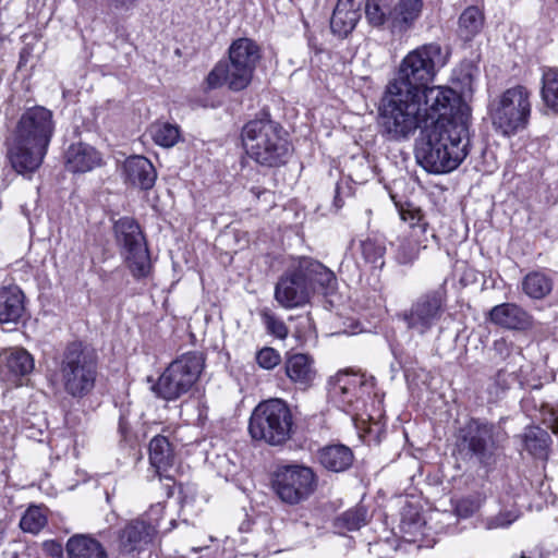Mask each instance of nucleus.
Masks as SVG:
<instances>
[{"label": "nucleus", "instance_id": "2f4dec72", "mask_svg": "<svg viewBox=\"0 0 558 558\" xmlns=\"http://www.w3.org/2000/svg\"><path fill=\"white\" fill-rule=\"evenodd\" d=\"M553 278L541 270L530 271L521 282L523 293L532 300L545 299L553 291Z\"/></svg>", "mask_w": 558, "mask_h": 558}, {"label": "nucleus", "instance_id": "79ce46f5", "mask_svg": "<svg viewBox=\"0 0 558 558\" xmlns=\"http://www.w3.org/2000/svg\"><path fill=\"white\" fill-rule=\"evenodd\" d=\"M520 371L515 367L509 369V367L500 368L494 381L488 386L487 391L489 393L490 400L496 401L510 388L512 381L517 380V373Z\"/></svg>", "mask_w": 558, "mask_h": 558}, {"label": "nucleus", "instance_id": "c03bdc74", "mask_svg": "<svg viewBox=\"0 0 558 558\" xmlns=\"http://www.w3.org/2000/svg\"><path fill=\"white\" fill-rule=\"evenodd\" d=\"M260 317L268 333L279 339H284L288 336V327L286 324L270 311L263 310Z\"/></svg>", "mask_w": 558, "mask_h": 558}, {"label": "nucleus", "instance_id": "20e7f679", "mask_svg": "<svg viewBox=\"0 0 558 558\" xmlns=\"http://www.w3.org/2000/svg\"><path fill=\"white\" fill-rule=\"evenodd\" d=\"M379 125L391 141L409 140L426 126L413 89L389 83L379 107Z\"/></svg>", "mask_w": 558, "mask_h": 558}, {"label": "nucleus", "instance_id": "b1692460", "mask_svg": "<svg viewBox=\"0 0 558 558\" xmlns=\"http://www.w3.org/2000/svg\"><path fill=\"white\" fill-rule=\"evenodd\" d=\"M99 153L90 145L84 143L72 144L65 153V167L69 171L87 172L100 166Z\"/></svg>", "mask_w": 558, "mask_h": 558}, {"label": "nucleus", "instance_id": "a18cd8bd", "mask_svg": "<svg viewBox=\"0 0 558 558\" xmlns=\"http://www.w3.org/2000/svg\"><path fill=\"white\" fill-rule=\"evenodd\" d=\"M255 360L259 367L269 371L281 363V355L276 349L264 347L257 351Z\"/></svg>", "mask_w": 558, "mask_h": 558}, {"label": "nucleus", "instance_id": "c756f323", "mask_svg": "<svg viewBox=\"0 0 558 558\" xmlns=\"http://www.w3.org/2000/svg\"><path fill=\"white\" fill-rule=\"evenodd\" d=\"M69 558H108L104 546L87 535H74L66 543Z\"/></svg>", "mask_w": 558, "mask_h": 558}, {"label": "nucleus", "instance_id": "f8f14e48", "mask_svg": "<svg viewBox=\"0 0 558 558\" xmlns=\"http://www.w3.org/2000/svg\"><path fill=\"white\" fill-rule=\"evenodd\" d=\"M203 366L202 354L185 353L166 368L153 389L165 400H175L192 388L198 379Z\"/></svg>", "mask_w": 558, "mask_h": 558}, {"label": "nucleus", "instance_id": "864d4df0", "mask_svg": "<svg viewBox=\"0 0 558 558\" xmlns=\"http://www.w3.org/2000/svg\"><path fill=\"white\" fill-rule=\"evenodd\" d=\"M413 525L415 526V525H416V523H413ZM407 527L411 529V527H412V524H411V523H405V522H403V524H402V530H403V532H404V533H409V534H411V533H410V531H409Z\"/></svg>", "mask_w": 558, "mask_h": 558}, {"label": "nucleus", "instance_id": "473e14b6", "mask_svg": "<svg viewBox=\"0 0 558 558\" xmlns=\"http://www.w3.org/2000/svg\"><path fill=\"white\" fill-rule=\"evenodd\" d=\"M522 441L525 450L533 457L542 460L547 459L551 438L545 429L538 426L526 427L522 435Z\"/></svg>", "mask_w": 558, "mask_h": 558}, {"label": "nucleus", "instance_id": "2eb2a0df", "mask_svg": "<svg viewBox=\"0 0 558 558\" xmlns=\"http://www.w3.org/2000/svg\"><path fill=\"white\" fill-rule=\"evenodd\" d=\"M446 307L444 289L428 291L420 295L403 315L408 328L424 335L429 331L441 318Z\"/></svg>", "mask_w": 558, "mask_h": 558}, {"label": "nucleus", "instance_id": "6ab92c4d", "mask_svg": "<svg viewBox=\"0 0 558 558\" xmlns=\"http://www.w3.org/2000/svg\"><path fill=\"white\" fill-rule=\"evenodd\" d=\"M156 535V529L144 520L129 522L119 534V548L122 553L144 550Z\"/></svg>", "mask_w": 558, "mask_h": 558}, {"label": "nucleus", "instance_id": "9b49d317", "mask_svg": "<svg viewBox=\"0 0 558 558\" xmlns=\"http://www.w3.org/2000/svg\"><path fill=\"white\" fill-rule=\"evenodd\" d=\"M292 413L281 399L260 402L252 412L248 433L255 440L270 446H280L291 437Z\"/></svg>", "mask_w": 558, "mask_h": 558}, {"label": "nucleus", "instance_id": "a19ab883", "mask_svg": "<svg viewBox=\"0 0 558 558\" xmlns=\"http://www.w3.org/2000/svg\"><path fill=\"white\" fill-rule=\"evenodd\" d=\"M150 134L154 142L165 148L174 146L181 137L179 126L168 122L154 124Z\"/></svg>", "mask_w": 558, "mask_h": 558}, {"label": "nucleus", "instance_id": "f03ea898", "mask_svg": "<svg viewBox=\"0 0 558 558\" xmlns=\"http://www.w3.org/2000/svg\"><path fill=\"white\" fill-rule=\"evenodd\" d=\"M469 125L465 122H436L416 144L415 158L427 172L440 174L457 169L469 154Z\"/></svg>", "mask_w": 558, "mask_h": 558}, {"label": "nucleus", "instance_id": "4be33fe9", "mask_svg": "<svg viewBox=\"0 0 558 558\" xmlns=\"http://www.w3.org/2000/svg\"><path fill=\"white\" fill-rule=\"evenodd\" d=\"M288 378L302 389L308 388L316 378L313 359L304 353L289 354L284 361Z\"/></svg>", "mask_w": 558, "mask_h": 558}, {"label": "nucleus", "instance_id": "603ef678", "mask_svg": "<svg viewBox=\"0 0 558 558\" xmlns=\"http://www.w3.org/2000/svg\"><path fill=\"white\" fill-rule=\"evenodd\" d=\"M8 524L4 521L0 520V545L2 544L5 533H7Z\"/></svg>", "mask_w": 558, "mask_h": 558}, {"label": "nucleus", "instance_id": "0eeeda50", "mask_svg": "<svg viewBox=\"0 0 558 558\" xmlns=\"http://www.w3.org/2000/svg\"><path fill=\"white\" fill-rule=\"evenodd\" d=\"M414 95L421 102V113L425 125L428 122L434 125L442 121L446 124H458L465 122L469 125L471 108L462 100L461 95L446 86L425 85L413 89Z\"/></svg>", "mask_w": 558, "mask_h": 558}, {"label": "nucleus", "instance_id": "5701e85b", "mask_svg": "<svg viewBox=\"0 0 558 558\" xmlns=\"http://www.w3.org/2000/svg\"><path fill=\"white\" fill-rule=\"evenodd\" d=\"M125 179L129 183L142 190L154 186L157 172L149 159L143 156H132L124 162Z\"/></svg>", "mask_w": 558, "mask_h": 558}, {"label": "nucleus", "instance_id": "49530a36", "mask_svg": "<svg viewBox=\"0 0 558 558\" xmlns=\"http://www.w3.org/2000/svg\"><path fill=\"white\" fill-rule=\"evenodd\" d=\"M520 513L518 510L501 511L494 517H489L485 520V526L487 530L493 529H505L512 524Z\"/></svg>", "mask_w": 558, "mask_h": 558}, {"label": "nucleus", "instance_id": "39448f33", "mask_svg": "<svg viewBox=\"0 0 558 558\" xmlns=\"http://www.w3.org/2000/svg\"><path fill=\"white\" fill-rule=\"evenodd\" d=\"M260 58V48L254 40L246 37L235 39L229 47V61L217 63L209 72V87L227 84L234 92L246 88Z\"/></svg>", "mask_w": 558, "mask_h": 558}, {"label": "nucleus", "instance_id": "a878e982", "mask_svg": "<svg viewBox=\"0 0 558 558\" xmlns=\"http://www.w3.org/2000/svg\"><path fill=\"white\" fill-rule=\"evenodd\" d=\"M422 8V0H399L392 4L390 31L404 33L412 28L421 15Z\"/></svg>", "mask_w": 558, "mask_h": 558}, {"label": "nucleus", "instance_id": "4468645a", "mask_svg": "<svg viewBox=\"0 0 558 558\" xmlns=\"http://www.w3.org/2000/svg\"><path fill=\"white\" fill-rule=\"evenodd\" d=\"M316 485V476L312 469L301 465L279 468L272 481L277 496L289 505L306 500L314 493Z\"/></svg>", "mask_w": 558, "mask_h": 558}, {"label": "nucleus", "instance_id": "aec40b11", "mask_svg": "<svg viewBox=\"0 0 558 558\" xmlns=\"http://www.w3.org/2000/svg\"><path fill=\"white\" fill-rule=\"evenodd\" d=\"M300 270L310 283L311 292L319 288L325 293L333 291L337 287L335 272L320 262L306 256L296 258Z\"/></svg>", "mask_w": 558, "mask_h": 558}, {"label": "nucleus", "instance_id": "09e8293b", "mask_svg": "<svg viewBox=\"0 0 558 558\" xmlns=\"http://www.w3.org/2000/svg\"><path fill=\"white\" fill-rule=\"evenodd\" d=\"M477 508V505L469 499H463L458 502L456 507V511L459 517L468 518L470 517Z\"/></svg>", "mask_w": 558, "mask_h": 558}, {"label": "nucleus", "instance_id": "37998d69", "mask_svg": "<svg viewBox=\"0 0 558 558\" xmlns=\"http://www.w3.org/2000/svg\"><path fill=\"white\" fill-rule=\"evenodd\" d=\"M47 524L45 510L38 506L29 507L20 520V527L31 534H38Z\"/></svg>", "mask_w": 558, "mask_h": 558}, {"label": "nucleus", "instance_id": "a211bd4d", "mask_svg": "<svg viewBox=\"0 0 558 558\" xmlns=\"http://www.w3.org/2000/svg\"><path fill=\"white\" fill-rule=\"evenodd\" d=\"M0 357L1 374L13 384L29 375L35 367L33 355L24 348L15 347L4 350Z\"/></svg>", "mask_w": 558, "mask_h": 558}, {"label": "nucleus", "instance_id": "f704fd0d", "mask_svg": "<svg viewBox=\"0 0 558 558\" xmlns=\"http://www.w3.org/2000/svg\"><path fill=\"white\" fill-rule=\"evenodd\" d=\"M392 0H366L365 16L374 27L388 26L391 24Z\"/></svg>", "mask_w": 558, "mask_h": 558}, {"label": "nucleus", "instance_id": "f3484780", "mask_svg": "<svg viewBox=\"0 0 558 558\" xmlns=\"http://www.w3.org/2000/svg\"><path fill=\"white\" fill-rule=\"evenodd\" d=\"M149 463L154 469L156 477L173 481L175 470L173 449L167 437L162 435L155 436L148 446Z\"/></svg>", "mask_w": 558, "mask_h": 558}, {"label": "nucleus", "instance_id": "393cba45", "mask_svg": "<svg viewBox=\"0 0 558 558\" xmlns=\"http://www.w3.org/2000/svg\"><path fill=\"white\" fill-rule=\"evenodd\" d=\"M25 296L17 287L0 290V324H17L25 313Z\"/></svg>", "mask_w": 558, "mask_h": 558}, {"label": "nucleus", "instance_id": "de8ad7c7", "mask_svg": "<svg viewBox=\"0 0 558 558\" xmlns=\"http://www.w3.org/2000/svg\"><path fill=\"white\" fill-rule=\"evenodd\" d=\"M544 420L548 424L551 432L558 435V403L553 404H544L543 405Z\"/></svg>", "mask_w": 558, "mask_h": 558}, {"label": "nucleus", "instance_id": "c85d7f7f", "mask_svg": "<svg viewBox=\"0 0 558 558\" xmlns=\"http://www.w3.org/2000/svg\"><path fill=\"white\" fill-rule=\"evenodd\" d=\"M320 464L332 472H343L353 463V452L344 445H330L318 451Z\"/></svg>", "mask_w": 558, "mask_h": 558}, {"label": "nucleus", "instance_id": "6e6d98bb", "mask_svg": "<svg viewBox=\"0 0 558 558\" xmlns=\"http://www.w3.org/2000/svg\"><path fill=\"white\" fill-rule=\"evenodd\" d=\"M430 238H432V239H434V240H436V239H437L436 234H435V233H433V232L430 233Z\"/></svg>", "mask_w": 558, "mask_h": 558}, {"label": "nucleus", "instance_id": "7ed1b4c3", "mask_svg": "<svg viewBox=\"0 0 558 558\" xmlns=\"http://www.w3.org/2000/svg\"><path fill=\"white\" fill-rule=\"evenodd\" d=\"M241 140L247 156L265 168L284 166L292 155L289 133L268 113L246 122Z\"/></svg>", "mask_w": 558, "mask_h": 558}, {"label": "nucleus", "instance_id": "72a5a7b5", "mask_svg": "<svg viewBox=\"0 0 558 558\" xmlns=\"http://www.w3.org/2000/svg\"><path fill=\"white\" fill-rule=\"evenodd\" d=\"M367 523V510L364 506L351 508L333 520L336 533L344 535L347 532L357 531Z\"/></svg>", "mask_w": 558, "mask_h": 558}, {"label": "nucleus", "instance_id": "412c9836", "mask_svg": "<svg viewBox=\"0 0 558 558\" xmlns=\"http://www.w3.org/2000/svg\"><path fill=\"white\" fill-rule=\"evenodd\" d=\"M489 320L507 329H526L532 324V316L515 303H502L488 313Z\"/></svg>", "mask_w": 558, "mask_h": 558}, {"label": "nucleus", "instance_id": "c9c22d12", "mask_svg": "<svg viewBox=\"0 0 558 558\" xmlns=\"http://www.w3.org/2000/svg\"><path fill=\"white\" fill-rule=\"evenodd\" d=\"M484 26V15L476 7L466 8L459 19V36L469 41L473 39Z\"/></svg>", "mask_w": 558, "mask_h": 558}, {"label": "nucleus", "instance_id": "8fccbe9b", "mask_svg": "<svg viewBox=\"0 0 558 558\" xmlns=\"http://www.w3.org/2000/svg\"><path fill=\"white\" fill-rule=\"evenodd\" d=\"M137 0H110L111 4L116 9L130 10L135 5Z\"/></svg>", "mask_w": 558, "mask_h": 558}, {"label": "nucleus", "instance_id": "1a4fd4ad", "mask_svg": "<svg viewBox=\"0 0 558 558\" xmlns=\"http://www.w3.org/2000/svg\"><path fill=\"white\" fill-rule=\"evenodd\" d=\"M449 52L439 44H425L410 51L401 61L398 76L391 82L409 89L430 83L448 61Z\"/></svg>", "mask_w": 558, "mask_h": 558}, {"label": "nucleus", "instance_id": "5fc2aeb1", "mask_svg": "<svg viewBox=\"0 0 558 558\" xmlns=\"http://www.w3.org/2000/svg\"><path fill=\"white\" fill-rule=\"evenodd\" d=\"M520 558H533V557L532 556H526L525 554H522ZM539 558H542V557L539 556Z\"/></svg>", "mask_w": 558, "mask_h": 558}, {"label": "nucleus", "instance_id": "9d476101", "mask_svg": "<svg viewBox=\"0 0 558 558\" xmlns=\"http://www.w3.org/2000/svg\"><path fill=\"white\" fill-rule=\"evenodd\" d=\"M531 95L525 86L515 85L490 101L489 117L497 132L509 137L527 126L532 111Z\"/></svg>", "mask_w": 558, "mask_h": 558}, {"label": "nucleus", "instance_id": "ddd939ff", "mask_svg": "<svg viewBox=\"0 0 558 558\" xmlns=\"http://www.w3.org/2000/svg\"><path fill=\"white\" fill-rule=\"evenodd\" d=\"M117 244L123 250L126 265L136 279L146 278L151 268L147 243L138 222L132 217L114 221Z\"/></svg>", "mask_w": 558, "mask_h": 558}, {"label": "nucleus", "instance_id": "7c9ffc66", "mask_svg": "<svg viewBox=\"0 0 558 558\" xmlns=\"http://www.w3.org/2000/svg\"><path fill=\"white\" fill-rule=\"evenodd\" d=\"M357 380L351 378L348 373L340 372L329 381V396L338 404L345 410L353 402Z\"/></svg>", "mask_w": 558, "mask_h": 558}, {"label": "nucleus", "instance_id": "4c0bfd02", "mask_svg": "<svg viewBox=\"0 0 558 558\" xmlns=\"http://www.w3.org/2000/svg\"><path fill=\"white\" fill-rule=\"evenodd\" d=\"M541 96L546 107L558 113V68L543 71Z\"/></svg>", "mask_w": 558, "mask_h": 558}, {"label": "nucleus", "instance_id": "58836bf2", "mask_svg": "<svg viewBox=\"0 0 558 558\" xmlns=\"http://www.w3.org/2000/svg\"><path fill=\"white\" fill-rule=\"evenodd\" d=\"M492 351L494 352L493 360H495L497 363L507 362L505 367L510 366V368H513L518 366L519 369L522 368L524 356L513 347L512 343L507 342L506 339L500 338L495 340L492 347Z\"/></svg>", "mask_w": 558, "mask_h": 558}, {"label": "nucleus", "instance_id": "ea45409f", "mask_svg": "<svg viewBox=\"0 0 558 558\" xmlns=\"http://www.w3.org/2000/svg\"><path fill=\"white\" fill-rule=\"evenodd\" d=\"M400 217L410 229L408 232H405L407 234L428 236L427 232L429 225L420 208H416L412 205L402 207L400 209Z\"/></svg>", "mask_w": 558, "mask_h": 558}, {"label": "nucleus", "instance_id": "e433bc0d", "mask_svg": "<svg viewBox=\"0 0 558 558\" xmlns=\"http://www.w3.org/2000/svg\"><path fill=\"white\" fill-rule=\"evenodd\" d=\"M360 251L364 260L378 267H383L386 253V243L383 235L369 234L360 240Z\"/></svg>", "mask_w": 558, "mask_h": 558}, {"label": "nucleus", "instance_id": "bb28decb", "mask_svg": "<svg viewBox=\"0 0 558 558\" xmlns=\"http://www.w3.org/2000/svg\"><path fill=\"white\" fill-rule=\"evenodd\" d=\"M428 244V236L403 233L392 243L395 259L400 265H412Z\"/></svg>", "mask_w": 558, "mask_h": 558}, {"label": "nucleus", "instance_id": "dca6fc26", "mask_svg": "<svg viewBox=\"0 0 558 558\" xmlns=\"http://www.w3.org/2000/svg\"><path fill=\"white\" fill-rule=\"evenodd\" d=\"M311 293L310 283L300 270L296 260L291 269L280 278L275 289L276 300L287 308L306 304Z\"/></svg>", "mask_w": 558, "mask_h": 558}, {"label": "nucleus", "instance_id": "f257e3e1", "mask_svg": "<svg viewBox=\"0 0 558 558\" xmlns=\"http://www.w3.org/2000/svg\"><path fill=\"white\" fill-rule=\"evenodd\" d=\"M54 132L52 112L35 106L20 117L8 146L12 168L21 174L35 172L44 161Z\"/></svg>", "mask_w": 558, "mask_h": 558}, {"label": "nucleus", "instance_id": "6e6552de", "mask_svg": "<svg viewBox=\"0 0 558 558\" xmlns=\"http://www.w3.org/2000/svg\"><path fill=\"white\" fill-rule=\"evenodd\" d=\"M507 439L508 434L500 424L472 418L459 429L457 447L480 464L489 466L495 463L496 451Z\"/></svg>", "mask_w": 558, "mask_h": 558}, {"label": "nucleus", "instance_id": "3c124183", "mask_svg": "<svg viewBox=\"0 0 558 558\" xmlns=\"http://www.w3.org/2000/svg\"><path fill=\"white\" fill-rule=\"evenodd\" d=\"M338 192H339V186L336 187L335 190V199H333V206L336 207V209H340L342 206H343V202L342 199L338 196Z\"/></svg>", "mask_w": 558, "mask_h": 558}, {"label": "nucleus", "instance_id": "423d86ee", "mask_svg": "<svg viewBox=\"0 0 558 558\" xmlns=\"http://www.w3.org/2000/svg\"><path fill=\"white\" fill-rule=\"evenodd\" d=\"M98 375V355L83 342L70 343L60 362V376L64 391L73 398H83L92 392Z\"/></svg>", "mask_w": 558, "mask_h": 558}, {"label": "nucleus", "instance_id": "cd10ccee", "mask_svg": "<svg viewBox=\"0 0 558 558\" xmlns=\"http://www.w3.org/2000/svg\"><path fill=\"white\" fill-rule=\"evenodd\" d=\"M359 17L353 0H339L330 19V28L333 34L345 37L354 29Z\"/></svg>", "mask_w": 558, "mask_h": 558}]
</instances>
